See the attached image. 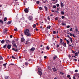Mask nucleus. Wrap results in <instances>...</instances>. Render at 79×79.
Listing matches in <instances>:
<instances>
[{
  "label": "nucleus",
  "mask_w": 79,
  "mask_h": 79,
  "mask_svg": "<svg viewBox=\"0 0 79 79\" xmlns=\"http://www.w3.org/2000/svg\"><path fill=\"white\" fill-rule=\"evenodd\" d=\"M24 33L25 35H27L28 37H31V34L29 33V30L27 29L25 30Z\"/></svg>",
  "instance_id": "1"
},
{
  "label": "nucleus",
  "mask_w": 79,
  "mask_h": 79,
  "mask_svg": "<svg viewBox=\"0 0 79 79\" xmlns=\"http://www.w3.org/2000/svg\"><path fill=\"white\" fill-rule=\"evenodd\" d=\"M38 71L39 72L38 74L40 75V76L42 75V69L40 68H39L38 69Z\"/></svg>",
  "instance_id": "2"
},
{
  "label": "nucleus",
  "mask_w": 79,
  "mask_h": 79,
  "mask_svg": "<svg viewBox=\"0 0 79 79\" xmlns=\"http://www.w3.org/2000/svg\"><path fill=\"white\" fill-rule=\"evenodd\" d=\"M12 44L13 45V46H14L15 47H16V48H17V45H16V43H15V41L13 40L12 41Z\"/></svg>",
  "instance_id": "3"
},
{
  "label": "nucleus",
  "mask_w": 79,
  "mask_h": 79,
  "mask_svg": "<svg viewBox=\"0 0 79 79\" xmlns=\"http://www.w3.org/2000/svg\"><path fill=\"white\" fill-rule=\"evenodd\" d=\"M7 31L8 30L4 29L3 31V32L4 34H6Z\"/></svg>",
  "instance_id": "4"
},
{
  "label": "nucleus",
  "mask_w": 79,
  "mask_h": 79,
  "mask_svg": "<svg viewBox=\"0 0 79 79\" xmlns=\"http://www.w3.org/2000/svg\"><path fill=\"white\" fill-rule=\"evenodd\" d=\"M58 2V1L57 0H52V3H54V4H55V3H56Z\"/></svg>",
  "instance_id": "5"
},
{
  "label": "nucleus",
  "mask_w": 79,
  "mask_h": 79,
  "mask_svg": "<svg viewBox=\"0 0 79 79\" xmlns=\"http://www.w3.org/2000/svg\"><path fill=\"white\" fill-rule=\"evenodd\" d=\"M11 45H8L7 46V48L8 50H10V49L11 48Z\"/></svg>",
  "instance_id": "6"
},
{
  "label": "nucleus",
  "mask_w": 79,
  "mask_h": 79,
  "mask_svg": "<svg viewBox=\"0 0 79 79\" xmlns=\"http://www.w3.org/2000/svg\"><path fill=\"white\" fill-rule=\"evenodd\" d=\"M60 45H63L64 47H66V43H64L63 42Z\"/></svg>",
  "instance_id": "7"
},
{
  "label": "nucleus",
  "mask_w": 79,
  "mask_h": 79,
  "mask_svg": "<svg viewBox=\"0 0 79 79\" xmlns=\"http://www.w3.org/2000/svg\"><path fill=\"white\" fill-rule=\"evenodd\" d=\"M24 11L25 12V13H27L29 12V10H28V9L27 8H26L24 10Z\"/></svg>",
  "instance_id": "8"
},
{
  "label": "nucleus",
  "mask_w": 79,
  "mask_h": 79,
  "mask_svg": "<svg viewBox=\"0 0 79 79\" xmlns=\"http://www.w3.org/2000/svg\"><path fill=\"white\" fill-rule=\"evenodd\" d=\"M57 58V56L56 55H55L53 57V60H55V59H56V58Z\"/></svg>",
  "instance_id": "9"
},
{
  "label": "nucleus",
  "mask_w": 79,
  "mask_h": 79,
  "mask_svg": "<svg viewBox=\"0 0 79 79\" xmlns=\"http://www.w3.org/2000/svg\"><path fill=\"white\" fill-rule=\"evenodd\" d=\"M32 18H33L32 17V16H29L28 17V19L29 20H32Z\"/></svg>",
  "instance_id": "10"
},
{
  "label": "nucleus",
  "mask_w": 79,
  "mask_h": 79,
  "mask_svg": "<svg viewBox=\"0 0 79 79\" xmlns=\"http://www.w3.org/2000/svg\"><path fill=\"white\" fill-rule=\"evenodd\" d=\"M75 31L76 32H78V33H79V31L77 29V26H75Z\"/></svg>",
  "instance_id": "11"
},
{
  "label": "nucleus",
  "mask_w": 79,
  "mask_h": 79,
  "mask_svg": "<svg viewBox=\"0 0 79 79\" xmlns=\"http://www.w3.org/2000/svg\"><path fill=\"white\" fill-rule=\"evenodd\" d=\"M25 40L24 39V38L22 37L21 38V42H24Z\"/></svg>",
  "instance_id": "12"
},
{
  "label": "nucleus",
  "mask_w": 79,
  "mask_h": 79,
  "mask_svg": "<svg viewBox=\"0 0 79 79\" xmlns=\"http://www.w3.org/2000/svg\"><path fill=\"white\" fill-rule=\"evenodd\" d=\"M31 51H34L35 50V48L33 47L30 49Z\"/></svg>",
  "instance_id": "13"
},
{
  "label": "nucleus",
  "mask_w": 79,
  "mask_h": 79,
  "mask_svg": "<svg viewBox=\"0 0 79 79\" xmlns=\"http://www.w3.org/2000/svg\"><path fill=\"white\" fill-rule=\"evenodd\" d=\"M0 23L3 24V21L2 20H0Z\"/></svg>",
  "instance_id": "14"
},
{
  "label": "nucleus",
  "mask_w": 79,
  "mask_h": 79,
  "mask_svg": "<svg viewBox=\"0 0 79 79\" xmlns=\"http://www.w3.org/2000/svg\"><path fill=\"white\" fill-rule=\"evenodd\" d=\"M32 26H33V28H35V27H36V24H34V25H33Z\"/></svg>",
  "instance_id": "15"
},
{
  "label": "nucleus",
  "mask_w": 79,
  "mask_h": 79,
  "mask_svg": "<svg viewBox=\"0 0 79 79\" xmlns=\"http://www.w3.org/2000/svg\"><path fill=\"white\" fill-rule=\"evenodd\" d=\"M52 69L55 72L56 71H57L55 67L52 68Z\"/></svg>",
  "instance_id": "16"
},
{
  "label": "nucleus",
  "mask_w": 79,
  "mask_h": 79,
  "mask_svg": "<svg viewBox=\"0 0 79 79\" xmlns=\"http://www.w3.org/2000/svg\"><path fill=\"white\" fill-rule=\"evenodd\" d=\"M60 45H61V44L63 43H62V42H63V40H62V39H60Z\"/></svg>",
  "instance_id": "17"
},
{
  "label": "nucleus",
  "mask_w": 79,
  "mask_h": 79,
  "mask_svg": "<svg viewBox=\"0 0 79 79\" xmlns=\"http://www.w3.org/2000/svg\"><path fill=\"white\" fill-rule=\"evenodd\" d=\"M60 4H61V6L62 7H63V6H64V5L63 4V3L61 2Z\"/></svg>",
  "instance_id": "18"
},
{
  "label": "nucleus",
  "mask_w": 79,
  "mask_h": 79,
  "mask_svg": "<svg viewBox=\"0 0 79 79\" xmlns=\"http://www.w3.org/2000/svg\"><path fill=\"white\" fill-rule=\"evenodd\" d=\"M69 39H70V42H71V43H72V42H73V39H72V38L70 37Z\"/></svg>",
  "instance_id": "19"
},
{
  "label": "nucleus",
  "mask_w": 79,
  "mask_h": 79,
  "mask_svg": "<svg viewBox=\"0 0 79 79\" xmlns=\"http://www.w3.org/2000/svg\"><path fill=\"white\" fill-rule=\"evenodd\" d=\"M6 44H9V43H10V40H6Z\"/></svg>",
  "instance_id": "20"
},
{
  "label": "nucleus",
  "mask_w": 79,
  "mask_h": 79,
  "mask_svg": "<svg viewBox=\"0 0 79 79\" xmlns=\"http://www.w3.org/2000/svg\"><path fill=\"white\" fill-rule=\"evenodd\" d=\"M4 42H5V40H3L1 41V44H4Z\"/></svg>",
  "instance_id": "21"
},
{
  "label": "nucleus",
  "mask_w": 79,
  "mask_h": 79,
  "mask_svg": "<svg viewBox=\"0 0 79 79\" xmlns=\"http://www.w3.org/2000/svg\"><path fill=\"white\" fill-rule=\"evenodd\" d=\"M6 46H7V45L5 44V45L3 46V48L5 49L6 48Z\"/></svg>",
  "instance_id": "22"
},
{
  "label": "nucleus",
  "mask_w": 79,
  "mask_h": 79,
  "mask_svg": "<svg viewBox=\"0 0 79 79\" xmlns=\"http://www.w3.org/2000/svg\"><path fill=\"white\" fill-rule=\"evenodd\" d=\"M6 20H7V18L6 17L4 18V21H6Z\"/></svg>",
  "instance_id": "23"
},
{
  "label": "nucleus",
  "mask_w": 79,
  "mask_h": 79,
  "mask_svg": "<svg viewBox=\"0 0 79 79\" xmlns=\"http://www.w3.org/2000/svg\"><path fill=\"white\" fill-rule=\"evenodd\" d=\"M44 8H45L46 11H47V10H48V8H47V7L45 6H44Z\"/></svg>",
  "instance_id": "24"
},
{
  "label": "nucleus",
  "mask_w": 79,
  "mask_h": 79,
  "mask_svg": "<svg viewBox=\"0 0 79 79\" xmlns=\"http://www.w3.org/2000/svg\"><path fill=\"white\" fill-rule=\"evenodd\" d=\"M15 48L16 49H15V51H14L15 52H18V47H17V48H16V47H15Z\"/></svg>",
  "instance_id": "25"
},
{
  "label": "nucleus",
  "mask_w": 79,
  "mask_h": 79,
  "mask_svg": "<svg viewBox=\"0 0 79 79\" xmlns=\"http://www.w3.org/2000/svg\"><path fill=\"white\" fill-rule=\"evenodd\" d=\"M11 23V21H9L7 23V24H10Z\"/></svg>",
  "instance_id": "26"
},
{
  "label": "nucleus",
  "mask_w": 79,
  "mask_h": 79,
  "mask_svg": "<svg viewBox=\"0 0 79 79\" xmlns=\"http://www.w3.org/2000/svg\"><path fill=\"white\" fill-rule=\"evenodd\" d=\"M29 64V63H28V62H26L25 63V65H26V66H27V65H28V64Z\"/></svg>",
  "instance_id": "27"
},
{
  "label": "nucleus",
  "mask_w": 79,
  "mask_h": 79,
  "mask_svg": "<svg viewBox=\"0 0 79 79\" xmlns=\"http://www.w3.org/2000/svg\"><path fill=\"white\" fill-rule=\"evenodd\" d=\"M15 31H18V28H17L14 29Z\"/></svg>",
  "instance_id": "28"
},
{
  "label": "nucleus",
  "mask_w": 79,
  "mask_h": 79,
  "mask_svg": "<svg viewBox=\"0 0 79 79\" xmlns=\"http://www.w3.org/2000/svg\"><path fill=\"white\" fill-rule=\"evenodd\" d=\"M36 3L37 4H39V3H40V1H37L36 2Z\"/></svg>",
  "instance_id": "29"
},
{
  "label": "nucleus",
  "mask_w": 79,
  "mask_h": 79,
  "mask_svg": "<svg viewBox=\"0 0 79 79\" xmlns=\"http://www.w3.org/2000/svg\"><path fill=\"white\" fill-rule=\"evenodd\" d=\"M75 56H77V55H78V54H77V52H76L75 53Z\"/></svg>",
  "instance_id": "30"
},
{
  "label": "nucleus",
  "mask_w": 79,
  "mask_h": 79,
  "mask_svg": "<svg viewBox=\"0 0 79 79\" xmlns=\"http://www.w3.org/2000/svg\"><path fill=\"white\" fill-rule=\"evenodd\" d=\"M66 42H67V44H68V45H69V41L68 40H66Z\"/></svg>",
  "instance_id": "31"
},
{
  "label": "nucleus",
  "mask_w": 79,
  "mask_h": 79,
  "mask_svg": "<svg viewBox=\"0 0 79 79\" xmlns=\"http://www.w3.org/2000/svg\"><path fill=\"white\" fill-rule=\"evenodd\" d=\"M62 24L63 26H64V25H65V24H66V23H62Z\"/></svg>",
  "instance_id": "32"
},
{
  "label": "nucleus",
  "mask_w": 79,
  "mask_h": 79,
  "mask_svg": "<svg viewBox=\"0 0 79 79\" xmlns=\"http://www.w3.org/2000/svg\"><path fill=\"white\" fill-rule=\"evenodd\" d=\"M60 74H62V75H63V74H64V73L61 72H60Z\"/></svg>",
  "instance_id": "33"
},
{
  "label": "nucleus",
  "mask_w": 79,
  "mask_h": 79,
  "mask_svg": "<svg viewBox=\"0 0 79 79\" xmlns=\"http://www.w3.org/2000/svg\"><path fill=\"white\" fill-rule=\"evenodd\" d=\"M39 9L40 10H42V7H39Z\"/></svg>",
  "instance_id": "34"
},
{
  "label": "nucleus",
  "mask_w": 79,
  "mask_h": 79,
  "mask_svg": "<svg viewBox=\"0 0 79 79\" xmlns=\"http://www.w3.org/2000/svg\"><path fill=\"white\" fill-rule=\"evenodd\" d=\"M12 59H16V58H15V57H14L13 56H12Z\"/></svg>",
  "instance_id": "35"
},
{
  "label": "nucleus",
  "mask_w": 79,
  "mask_h": 79,
  "mask_svg": "<svg viewBox=\"0 0 79 79\" xmlns=\"http://www.w3.org/2000/svg\"><path fill=\"white\" fill-rule=\"evenodd\" d=\"M53 34H56V31H54L53 32Z\"/></svg>",
  "instance_id": "36"
},
{
  "label": "nucleus",
  "mask_w": 79,
  "mask_h": 79,
  "mask_svg": "<svg viewBox=\"0 0 79 79\" xmlns=\"http://www.w3.org/2000/svg\"><path fill=\"white\" fill-rule=\"evenodd\" d=\"M51 27V26H49L48 27H47V29H50V27Z\"/></svg>",
  "instance_id": "37"
},
{
  "label": "nucleus",
  "mask_w": 79,
  "mask_h": 79,
  "mask_svg": "<svg viewBox=\"0 0 79 79\" xmlns=\"http://www.w3.org/2000/svg\"><path fill=\"white\" fill-rule=\"evenodd\" d=\"M46 49H47V50H50V48L48 47V46H47Z\"/></svg>",
  "instance_id": "38"
},
{
  "label": "nucleus",
  "mask_w": 79,
  "mask_h": 79,
  "mask_svg": "<svg viewBox=\"0 0 79 79\" xmlns=\"http://www.w3.org/2000/svg\"><path fill=\"white\" fill-rule=\"evenodd\" d=\"M48 69H49V70H51V68L50 67V66H49V67H48Z\"/></svg>",
  "instance_id": "39"
},
{
  "label": "nucleus",
  "mask_w": 79,
  "mask_h": 79,
  "mask_svg": "<svg viewBox=\"0 0 79 79\" xmlns=\"http://www.w3.org/2000/svg\"><path fill=\"white\" fill-rule=\"evenodd\" d=\"M6 64H7V63H6V64H3V66H6Z\"/></svg>",
  "instance_id": "40"
},
{
  "label": "nucleus",
  "mask_w": 79,
  "mask_h": 79,
  "mask_svg": "<svg viewBox=\"0 0 79 79\" xmlns=\"http://www.w3.org/2000/svg\"><path fill=\"white\" fill-rule=\"evenodd\" d=\"M69 35H70V36H71V37H72V36H73V35L71 33H69Z\"/></svg>",
  "instance_id": "41"
},
{
  "label": "nucleus",
  "mask_w": 79,
  "mask_h": 79,
  "mask_svg": "<svg viewBox=\"0 0 79 79\" xmlns=\"http://www.w3.org/2000/svg\"><path fill=\"white\" fill-rule=\"evenodd\" d=\"M48 19L49 21H50V17H49V16L48 17Z\"/></svg>",
  "instance_id": "42"
},
{
  "label": "nucleus",
  "mask_w": 79,
  "mask_h": 79,
  "mask_svg": "<svg viewBox=\"0 0 79 79\" xmlns=\"http://www.w3.org/2000/svg\"><path fill=\"white\" fill-rule=\"evenodd\" d=\"M75 72L76 73H77V72H78V70H77V69H76L75 70Z\"/></svg>",
  "instance_id": "43"
},
{
  "label": "nucleus",
  "mask_w": 79,
  "mask_h": 79,
  "mask_svg": "<svg viewBox=\"0 0 79 79\" xmlns=\"http://www.w3.org/2000/svg\"><path fill=\"white\" fill-rule=\"evenodd\" d=\"M67 37H69V39H70L71 37H70L69 36V35H67Z\"/></svg>",
  "instance_id": "44"
},
{
  "label": "nucleus",
  "mask_w": 79,
  "mask_h": 79,
  "mask_svg": "<svg viewBox=\"0 0 79 79\" xmlns=\"http://www.w3.org/2000/svg\"><path fill=\"white\" fill-rule=\"evenodd\" d=\"M61 14H62V15H64V12H63V11H61Z\"/></svg>",
  "instance_id": "45"
},
{
  "label": "nucleus",
  "mask_w": 79,
  "mask_h": 79,
  "mask_svg": "<svg viewBox=\"0 0 79 79\" xmlns=\"http://www.w3.org/2000/svg\"><path fill=\"white\" fill-rule=\"evenodd\" d=\"M10 65L13 66V65H15V64H14L12 63V64H10Z\"/></svg>",
  "instance_id": "46"
},
{
  "label": "nucleus",
  "mask_w": 79,
  "mask_h": 79,
  "mask_svg": "<svg viewBox=\"0 0 79 79\" xmlns=\"http://www.w3.org/2000/svg\"><path fill=\"white\" fill-rule=\"evenodd\" d=\"M69 27H70V26H69V25L67 26V28H69Z\"/></svg>",
  "instance_id": "47"
},
{
  "label": "nucleus",
  "mask_w": 79,
  "mask_h": 79,
  "mask_svg": "<svg viewBox=\"0 0 79 79\" xmlns=\"http://www.w3.org/2000/svg\"><path fill=\"white\" fill-rule=\"evenodd\" d=\"M65 17L64 16H62V19H64V18Z\"/></svg>",
  "instance_id": "48"
},
{
  "label": "nucleus",
  "mask_w": 79,
  "mask_h": 79,
  "mask_svg": "<svg viewBox=\"0 0 79 79\" xmlns=\"http://www.w3.org/2000/svg\"><path fill=\"white\" fill-rule=\"evenodd\" d=\"M70 31H73V29L72 28L70 29Z\"/></svg>",
  "instance_id": "49"
},
{
  "label": "nucleus",
  "mask_w": 79,
  "mask_h": 79,
  "mask_svg": "<svg viewBox=\"0 0 79 79\" xmlns=\"http://www.w3.org/2000/svg\"><path fill=\"white\" fill-rule=\"evenodd\" d=\"M56 6L57 7H58V6H60V5H59V4H56Z\"/></svg>",
  "instance_id": "50"
},
{
  "label": "nucleus",
  "mask_w": 79,
  "mask_h": 79,
  "mask_svg": "<svg viewBox=\"0 0 79 79\" xmlns=\"http://www.w3.org/2000/svg\"><path fill=\"white\" fill-rule=\"evenodd\" d=\"M53 7L54 8H56V6H53Z\"/></svg>",
  "instance_id": "51"
},
{
  "label": "nucleus",
  "mask_w": 79,
  "mask_h": 79,
  "mask_svg": "<svg viewBox=\"0 0 79 79\" xmlns=\"http://www.w3.org/2000/svg\"><path fill=\"white\" fill-rule=\"evenodd\" d=\"M0 59L1 60H2L3 59V57H2V56H0Z\"/></svg>",
  "instance_id": "52"
},
{
  "label": "nucleus",
  "mask_w": 79,
  "mask_h": 79,
  "mask_svg": "<svg viewBox=\"0 0 79 79\" xmlns=\"http://www.w3.org/2000/svg\"><path fill=\"white\" fill-rule=\"evenodd\" d=\"M56 47H57V48H58L60 46H59V45L58 44H57Z\"/></svg>",
  "instance_id": "53"
},
{
  "label": "nucleus",
  "mask_w": 79,
  "mask_h": 79,
  "mask_svg": "<svg viewBox=\"0 0 79 79\" xmlns=\"http://www.w3.org/2000/svg\"><path fill=\"white\" fill-rule=\"evenodd\" d=\"M67 77H70V75H67Z\"/></svg>",
  "instance_id": "54"
},
{
  "label": "nucleus",
  "mask_w": 79,
  "mask_h": 79,
  "mask_svg": "<svg viewBox=\"0 0 79 79\" xmlns=\"http://www.w3.org/2000/svg\"><path fill=\"white\" fill-rule=\"evenodd\" d=\"M58 18H57V17H56V18H55V19H56V20H58Z\"/></svg>",
  "instance_id": "55"
},
{
  "label": "nucleus",
  "mask_w": 79,
  "mask_h": 79,
  "mask_svg": "<svg viewBox=\"0 0 79 79\" xmlns=\"http://www.w3.org/2000/svg\"><path fill=\"white\" fill-rule=\"evenodd\" d=\"M43 2H44V3H46V1H43Z\"/></svg>",
  "instance_id": "56"
},
{
  "label": "nucleus",
  "mask_w": 79,
  "mask_h": 79,
  "mask_svg": "<svg viewBox=\"0 0 79 79\" xmlns=\"http://www.w3.org/2000/svg\"><path fill=\"white\" fill-rule=\"evenodd\" d=\"M12 50L14 51H15V49L14 48H12Z\"/></svg>",
  "instance_id": "57"
},
{
  "label": "nucleus",
  "mask_w": 79,
  "mask_h": 79,
  "mask_svg": "<svg viewBox=\"0 0 79 79\" xmlns=\"http://www.w3.org/2000/svg\"><path fill=\"white\" fill-rule=\"evenodd\" d=\"M72 53H75V52H74V51H73V50H72Z\"/></svg>",
  "instance_id": "58"
},
{
  "label": "nucleus",
  "mask_w": 79,
  "mask_h": 79,
  "mask_svg": "<svg viewBox=\"0 0 79 79\" xmlns=\"http://www.w3.org/2000/svg\"><path fill=\"white\" fill-rule=\"evenodd\" d=\"M52 12H54L55 10H51Z\"/></svg>",
  "instance_id": "59"
},
{
  "label": "nucleus",
  "mask_w": 79,
  "mask_h": 79,
  "mask_svg": "<svg viewBox=\"0 0 79 79\" xmlns=\"http://www.w3.org/2000/svg\"><path fill=\"white\" fill-rule=\"evenodd\" d=\"M12 37H13V36L12 35H11L10 36V38H12Z\"/></svg>",
  "instance_id": "60"
},
{
  "label": "nucleus",
  "mask_w": 79,
  "mask_h": 79,
  "mask_svg": "<svg viewBox=\"0 0 79 79\" xmlns=\"http://www.w3.org/2000/svg\"><path fill=\"white\" fill-rule=\"evenodd\" d=\"M46 58H47V56H44V58L45 59H46Z\"/></svg>",
  "instance_id": "61"
},
{
  "label": "nucleus",
  "mask_w": 79,
  "mask_h": 79,
  "mask_svg": "<svg viewBox=\"0 0 79 79\" xmlns=\"http://www.w3.org/2000/svg\"><path fill=\"white\" fill-rule=\"evenodd\" d=\"M73 37H76V36L74 35L73 34Z\"/></svg>",
  "instance_id": "62"
},
{
  "label": "nucleus",
  "mask_w": 79,
  "mask_h": 79,
  "mask_svg": "<svg viewBox=\"0 0 79 79\" xmlns=\"http://www.w3.org/2000/svg\"><path fill=\"white\" fill-rule=\"evenodd\" d=\"M73 79H76V78H75V77H74V76L73 77Z\"/></svg>",
  "instance_id": "63"
},
{
  "label": "nucleus",
  "mask_w": 79,
  "mask_h": 79,
  "mask_svg": "<svg viewBox=\"0 0 79 79\" xmlns=\"http://www.w3.org/2000/svg\"><path fill=\"white\" fill-rule=\"evenodd\" d=\"M77 76H78V78H79V74H78Z\"/></svg>",
  "instance_id": "64"
}]
</instances>
